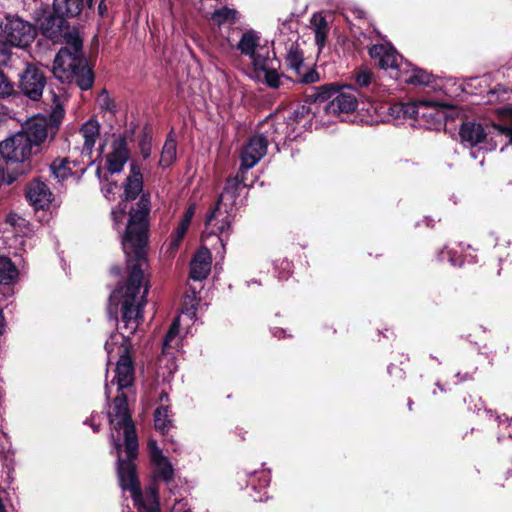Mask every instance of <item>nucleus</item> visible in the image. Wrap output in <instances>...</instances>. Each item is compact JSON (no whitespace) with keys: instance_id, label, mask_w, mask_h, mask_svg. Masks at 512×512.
I'll return each instance as SVG.
<instances>
[{"instance_id":"nucleus-49","label":"nucleus","mask_w":512,"mask_h":512,"mask_svg":"<svg viewBox=\"0 0 512 512\" xmlns=\"http://www.w3.org/2000/svg\"><path fill=\"white\" fill-rule=\"evenodd\" d=\"M493 127L498 130L501 135H505L509 138L510 144H512V126L494 124Z\"/></svg>"},{"instance_id":"nucleus-61","label":"nucleus","mask_w":512,"mask_h":512,"mask_svg":"<svg viewBox=\"0 0 512 512\" xmlns=\"http://www.w3.org/2000/svg\"><path fill=\"white\" fill-rule=\"evenodd\" d=\"M166 398H168V395L166 393H162L160 399L163 400Z\"/></svg>"},{"instance_id":"nucleus-52","label":"nucleus","mask_w":512,"mask_h":512,"mask_svg":"<svg viewBox=\"0 0 512 512\" xmlns=\"http://www.w3.org/2000/svg\"><path fill=\"white\" fill-rule=\"evenodd\" d=\"M258 479L262 487L268 486L270 482L269 476L264 471L261 472V476Z\"/></svg>"},{"instance_id":"nucleus-22","label":"nucleus","mask_w":512,"mask_h":512,"mask_svg":"<svg viewBox=\"0 0 512 512\" xmlns=\"http://www.w3.org/2000/svg\"><path fill=\"white\" fill-rule=\"evenodd\" d=\"M53 7L67 20L77 18L84 9V0H53Z\"/></svg>"},{"instance_id":"nucleus-6","label":"nucleus","mask_w":512,"mask_h":512,"mask_svg":"<svg viewBox=\"0 0 512 512\" xmlns=\"http://www.w3.org/2000/svg\"><path fill=\"white\" fill-rule=\"evenodd\" d=\"M114 398L112 411L109 412L110 422H116L114 428L116 430L123 429L124 431V444L129 451L134 452L135 443L138 440L135 423L132 419L131 412L128 407V398L123 391Z\"/></svg>"},{"instance_id":"nucleus-24","label":"nucleus","mask_w":512,"mask_h":512,"mask_svg":"<svg viewBox=\"0 0 512 512\" xmlns=\"http://www.w3.org/2000/svg\"><path fill=\"white\" fill-rule=\"evenodd\" d=\"M352 79L358 89H366L367 91L373 92L377 86L373 72L366 67L355 69L352 74Z\"/></svg>"},{"instance_id":"nucleus-50","label":"nucleus","mask_w":512,"mask_h":512,"mask_svg":"<svg viewBox=\"0 0 512 512\" xmlns=\"http://www.w3.org/2000/svg\"><path fill=\"white\" fill-rule=\"evenodd\" d=\"M388 373L390 375H395L400 380L405 378L404 370L394 364L388 366Z\"/></svg>"},{"instance_id":"nucleus-43","label":"nucleus","mask_w":512,"mask_h":512,"mask_svg":"<svg viewBox=\"0 0 512 512\" xmlns=\"http://www.w3.org/2000/svg\"><path fill=\"white\" fill-rule=\"evenodd\" d=\"M179 333V323L177 320L173 321L168 331L163 338V348L169 347L171 342L176 338Z\"/></svg>"},{"instance_id":"nucleus-63","label":"nucleus","mask_w":512,"mask_h":512,"mask_svg":"<svg viewBox=\"0 0 512 512\" xmlns=\"http://www.w3.org/2000/svg\"><path fill=\"white\" fill-rule=\"evenodd\" d=\"M508 437L512 439V428H511V430L508 432Z\"/></svg>"},{"instance_id":"nucleus-40","label":"nucleus","mask_w":512,"mask_h":512,"mask_svg":"<svg viewBox=\"0 0 512 512\" xmlns=\"http://www.w3.org/2000/svg\"><path fill=\"white\" fill-rule=\"evenodd\" d=\"M15 94L14 83L0 71V97L6 98Z\"/></svg>"},{"instance_id":"nucleus-36","label":"nucleus","mask_w":512,"mask_h":512,"mask_svg":"<svg viewBox=\"0 0 512 512\" xmlns=\"http://www.w3.org/2000/svg\"><path fill=\"white\" fill-rule=\"evenodd\" d=\"M154 466L156 467L155 477L166 483L173 480L174 468L167 457L159 463H156Z\"/></svg>"},{"instance_id":"nucleus-8","label":"nucleus","mask_w":512,"mask_h":512,"mask_svg":"<svg viewBox=\"0 0 512 512\" xmlns=\"http://www.w3.org/2000/svg\"><path fill=\"white\" fill-rule=\"evenodd\" d=\"M47 84L45 71L33 63H26L19 73L18 88L29 100L37 102L42 98Z\"/></svg>"},{"instance_id":"nucleus-30","label":"nucleus","mask_w":512,"mask_h":512,"mask_svg":"<svg viewBox=\"0 0 512 512\" xmlns=\"http://www.w3.org/2000/svg\"><path fill=\"white\" fill-rule=\"evenodd\" d=\"M153 129L150 124H145L141 130L138 147L144 160L148 159L152 150Z\"/></svg>"},{"instance_id":"nucleus-58","label":"nucleus","mask_w":512,"mask_h":512,"mask_svg":"<svg viewBox=\"0 0 512 512\" xmlns=\"http://www.w3.org/2000/svg\"><path fill=\"white\" fill-rule=\"evenodd\" d=\"M498 419H499L500 424L507 422V427H510V421H509V419L507 417H505L504 420L501 419V417H498Z\"/></svg>"},{"instance_id":"nucleus-37","label":"nucleus","mask_w":512,"mask_h":512,"mask_svg":"<svg viewBox=\"0 0 512 512\" xmlns=\"http://www.w3.org/2000/svg\"><path fill=\"white\" fill-rule=\"evenodd\" d=\"M311 114L312 111L310 105H297L296 108L291 112L290 116L288 117V124H300L305 119H307L310 122L312 120V117H310Z\"/></svg>"},{"instance_id":"nucleus-19","label":"nucleus","mask_w":512,"mask_h":512,"mask_svg":"<svg viewBox=\"0 0 512 512\" xmlns=\"http://www.w3.org/2000/svg\"><path fill=\"white\" fill-rule=\"evenodd\" d=\"M138 512H161L158 486L153 484L146 488L145 497L141 491L139 500H133Z\"/></svg>"},{"instance_id":"nucleus-54","label":"nucleus","mask_w":512,"mask_h":512,"mask_svg":"<svg viewBox=\"0 0 512 512\" xmlns=\"http://www.w3.org/2000/svg\"><path fill=\"white\" fill-rule=\"evenodd\" d=\"M121 271H122V269H121V267H120V266H118V265L112 266V267L110 268V273H111L112 275H114V276H120V275H121Z\"/></svg>"},{"instance_id":"nucleus-4","label":"nucleus","mask_w":512,"mask_h":512,"mask_svg":"<svg viewBox=\"0 0 512 512\" xmlns=\"http://www.w3.org/2000/svg\"><path fill=\"white\" fill-rule=\"evenodd\" d=\"M53 103L52 110L48 115L37 114L29 118L20 130L41 153L42 145L49 138L53 141L60 130L65 117V108L61 97L54 91H50Z\"/></svg>"},{"instance_id":"nucleus-13","label":"nucleus","mask_w":512,"mask_h":512,"mask_svg":"<svg viewBox=\"0 0 512 512\" xmlns=\"http://www.w3.org/2000/svg\"><path fill=\"white\" fill-rule=\"evenodd\" d=\"M369 56L374 65L382 70H391L390 76L399 79L398 57L399 54L391 45L375 44L369 48Z\"/></svg>"},{"instance_id":"nucleus-57","label":"nucleus","mask_w":512,"mask_h":512,"mask_svg":"<svg viewBox=\"0 0 512 512\" xmlns=\"http://www.w3.org/2000/svg\"><path fill=\"white\" fill-rule=\"evenodd\" d=\"M86 3L87 7L89 9H93L94 7V0H85L84 4Z\"/></svg>"},{"instance_id":"nucleus-29","label":"nucleus","mask_w":512,"mask_h":512,"mask_svg":"<svg viewBox=\"0 0 512 512\" xmlns=\"http://www.w3.org/2000/svg\"><path fill=\"white\" fill-rule=\"evenodd\" d=\"M177 153V143L176 140L172 137V131L168 134L165 143L163 145L161 156L159 160V165L162 167L171 166L176 160Z\"/></svg>"},{"instance_id":"nucleus-55","label":"nucleus","mask_w":512,"mask_h":512,"mask_svg":"<svg viewBox=\"0 0 512 512\" xmlns=\"http://www.w3.org/2000/svg\"><path fill=\"white\" fill-rule=\"evenodd\" d=\"M105 350L107 351L108 354H111V352L113 351V343H110V342H106L105 343V346H104Z\"/></svg>"},{"instance_id":"nucleus-21","label":"nucleus","mask_w":512,"mask_h":512,"mask_svg":"<svg viewBox=\"0 0 512 512\" xmlns=\"http://www.w3.org/2000/svg\"><path fill=\"white\" fill-rule=\"evenodd\" d=\"M80 133L84 138L82 153L90 155L100 135L99 122L96 119H89L82 125Z\"/></svg>"},{"instance_id":"nucleus-47","label":"nucleus","mask_w":512,"mask_h":512,"mask_svg":"<svg viewBox=\"0 0 512 512\" xmlns=\"http://www.w3.org/2000/svg\"><path fill=\"white\" fill-rule=\"evenodd\" d=\"M319 79H320L319 73L316 70L311 69L310 71L306 72L301 77L299 82L303 83V84H312V83L318 82Z\"/></svg>"},{"instance_id":"nucleus-48","label":"nucleus","mask_w":512,"mask_h":512,"mask_svg":"<svg viewBox=\"0 0 512 512\" xmlns=\"http://www.w3.org/2000/svg\"><path fill=\"white\" fill-rule=\"evenodd\" d=\"M226 215L221 219L220 225L217 227V231L220 235H223L225 232H228L231 228V215L225 211Z\"/></svg>"},{"instance_id":"nucleus-14","label":"nucleus","mask_w":512,"mask_h":512,"mask_svg":"<svg viewBox=\"0 0 512 512\" xmlns=\"http://www.w3.org/2000/svg\"><path fill=\"white\" fill-rule=\"evenodd\" d=\"M351 89L350 85H340L338 93L326 104L325 112L333 116L353 113L357 109L358 101L356 96L350 92Z\"/></svg>"},{"instance_id":"nucleus-27","label":"nucleus","mask_w":512,"mask_h":512,"mask_svg":"<svg viewBox=\"0 0 512 512\" xmlns=\"http://www.w3.org/2000/svg\"><path fill=\"white\" fill-rule=\"evenodd\" d=\"M169 413L170 407L166 405H161L154 411V427L162 435L167 434L172 426Z\"/></svg>"},{"instance_id":"nucleus-18","label":"nucleus","mask_w":512,"mask_h":512,"mask_svg":"<svg viewBox=\"0 0 512 512\" xmlns=\"http://www.w3.org/2000/svg\"><path fill=\"white\" fill-rule=\"evenodd\" d=\"M461 141L468 143L471 147L484 142L486 139V132L480 123L474 121L463 122L459 129Z\"/></svg>"},{"instance_id":"nucleus-60","label":"nucleus","mask_w":512,"mask_h":512,"mask_svg":"<svg viewBox=\"0 0 512 512\" xmlns=\"http://www.w3.org/2000/svg\"><path fill=\"white\" fill-rule=\"evenodd\" d=\"M413 401L411 399H408V408L409 410H412Z\"/></svg>"},{"instance_id":"nucleus-11","label":"nucleus","mask_w":512,"mask_h":512,"mask_svg":"<svg viewBox=\"0 0 512 512\" xmlns=\"http://www.w3.org/2000/svg\"><path fill=\"white\" fill-rule=\"evenodd\" d=\"M24 194L27 202L35 210L48 209L54 200V194L48 184L43 181L41 177H34L27 182Z\"/></svg>"},{"instance_id":"nucleus-38","label":"nucleus","mask_w":512,"mask_h":512,"mask_svg":"<svg viewBox=\"0 0 512 512\" xmlns=\"http://www.w3.org/2000/svg\"><path fill=\"white\" fill-rule=\"evenodd\" d=\"M236 11L234 9H230L228 7H222L220 9L215 10L212 13L211 19L218 26L223 25L227 21L235 20Z\"/></svg>"},{"instance_id":"nucleus-64","label":"nucleus","mask_w":512,"mask_h":512,"mask_svg":"<svg viewBox=\"0 0 512 512\" xmlns=\"http://www.w3.org/2000/svg\"><path fill=\"white\" fill-rule=\"evenodd\" d=\"M508 112H509L510 116L512 117V108H509Z\"/></svg>"},{"instance_id":"nucleus-33","label":"nucleus","mask_w":512,"mask_h":512,"mask_svg":"<svg viewBox=\"0 0 512 512\" xmlns=\"http://www.w3.org/2000/svg\"><path fill=\"white\" fill-rule=\"evenodd\" d=\"M303 61V52L301 51L299 46L297 44H291L286 55V63L288 67L299 73Z\"/></svg>"},{"instance_id":"nucleus-42","label":"nucleus","mask_w":512,"mask_h":512,"mask_svg":"<svg viewBox=\"0 0 512 512\" xmlns=\"http://www.w3.org/2000/svg\"><path fill=\"white\" fill-rule=\"evenodd\" d=\"M148 450H149V456H150L151 462L154 465L166 458V456L163 454L162 450L158 447L157 442L155 440L150 439L148 441Z\"/></svg>"},{"instance_id":"nucleus-32","label":"nucleus","mask_w":512,"mask_h":512,"mask_svg":"<svg viewBox=\"0 0 512 512\" xmlns=\"http://www.w3.org/2000/svg\"><path fill=\"white\" fill-rule=\"evenodd\" d=\"M436 104L434 101L422 100L413 103L400 104V111L404 117L420 119L421 110Z\"/></svg>"},{"instance_id":"nucleus-59","label":"nucleus","mask_w":512,"mask_h":512,"mask_svg":"<svg viewBox=\"0 0 512 512\" xmlns=\"http://www.w3.org/2000/svg\"><path fill=\"white\" fill-rule=\"evenodd\" d=\"M356 13H357V17L358 18H362L364 16V12L363 11L358 10V11H356Z\"/></svg>"},{"instance_id":"nucleus-17","label":"nucleus","mask_w":512,"mask_h":512,"mask_svg":"<svg viewBox=\"0 0 512 512\" xmlns=\"http://www.w3.org/2000/svg\"><path fill=\"white\" fill-rule=\"evenodd\" d=\"M212 255L207 247L199 248L190 262L189 277L195 281L205 279L211 271Z\"/></svg>"},{"instance_id":"nucleus-10","label":"nucleus","mask_w":512,"mask_h":512,"mask_svg":"<svg viewBox=\"0 0 512 512\" xmlns=\"http://www.w3.org/2000/svg\"><path fill=\"white\" fill-rule=\"evenodd\" d=\"M268 139L263 134L249 137L240 153V172L246 173L253 168L267 153Z\"/></svg>"},{"instance_id":"nucleus-53","label":"nucleus","mask_w":512,"mask_h":512,"mask_svg":"<svg viewBox=\"0 0 512 512\" xmlns=\"http://www.w3.org/2000/svg\"><path fill=\"white\" fill-rule=\"evenodd\" d=\"M107 12V6L105 5V0H101V2L98 5V13L100 16H104Z\"/></svg>"},{"instance_id":"nucleus-25","label":"nucleus","mask_w":512,"mask_h":512,"mask_svg":"<svg viewBox=\"0 0 512 512\" xmlns=\"http://www.w3.org/2000/svg\"><path fill=\"white\" fill-rule=\"evenodd\" d=\"M436 104L425 107L421 110L420 119H426L430 126H439L446 118V113L443 110L446 106L443 103L436 102Z\"/></svg>"},{"instance_id":"nucleus-46","label":"nucleus","mask_w":512,"mask_h":512,"mask_svg":"<svg viewBox=\"0 0 512 512\" xmlns=\"http://www.w3.org/2000/svg\"><path fill=\"white\" fill-rule=\"evenodd\" d=\"M111 218H112L115 228L119 229V226L124 222V220L126 218L125 208L113 209L111 212Z\"/></svg>"},{"instance_id":"nucleus-31","label":"nucleus","mask_w":512,"mask_h":512,"mask_svg":"<svg viewBox=\"0 0 512 512\" xmlns=\"http://www.w3.org/2000/svg\"><path fill=\"white\" fill-rule=\"evenodd\" d=\"M70 161L68 158L57 157L50 164L51 174L58 179V181L66 180L72 175V169L69 166Z\"/></svg>"},{"instance_id":"nucleus-62","label":"nucleus","mask_w":512,"mask_h":512,"mask_svg":"<svg viewBox=\"0 0 512 512\" xmlns=\"http://www.w3.org/2000/svg\"><path fill=\"white\" fill-rule=\"evenodd\" d=\"M166 398H168V395L166 393H162L160 399L163 400Z\"/></svg>"},{"instance_id":"nucleus-7","label":"nucleus","mask_w":512,"mask_h":512,"mask_svg":"<svg viewBox=\"0 0 512 512\" xmlns=\"http://www.w3.org/2000/svg\"><path fill=\"white\" fill-rule=\"evenodd\" d=\"M139 443H135V450L131 452L125 447L127 459H122L118 451L117 476L119 485L124 491H130L132 500H139L141 497V484L137 474L135 459L138 457Z\"/></svg>"},{"instance_id":"nucleus-1","label":"nucleus","mask_w":512,"mask_h":512,"mask_svg":"<svg viewBox=\"0 0 512 512\" xmlns=\"http://www.w3.org/2000/svg\"><path fill=\"white\" fill-rule=\"evenodd\" d=\"M139 200L131 207L121 245L125 254L126 279L119 283L108 298V314L116 323L118 320V305L122 304V318L126 326L132 328L139 310L134 305L141 288L144 295L148 294L149 286L146 281V271L149 268V228L151 212V194L145 191L138 196ZM136 325H133L135 329Z\"/></svg>"},{"instance_id":"nucleus-28","label":"nucleus","mask_w":512,"mask_h":512,"mask_svg":"<svg viewBox=\"0 0 512 512\" xmlns=\"http://www.w3.org/2000/svg\"><path fill=\"white\" fill-rule=\"evenodd\" d=\"M311 24L314 26L316 44L319 48L324 47L329 32L326 18L320 14H314L311 19Z\"/></svg>"},{"instance_id":"nucleus-26","label":"nucleus","mask_w":512,"mask_h":512,"mask_svg":"<svg viewBox=\"0 0 512 512\" xmlns=\"http://www.w3.org/2000/svg\"><path fill=\"white\" fill-rule=\"evenodd\" d=\"M19 271L12 260L6 256H0V284H12L18 278Z\"/></svg>"},{"instance_id":"nucleus-20","label":"nucleus","mask_w":512,"mask_h":512,"mask_svg":"<svg viewBox=\"0 0 512 512\" xmlns=\"http://www.w3.org/2000/svg\"><path fill=\"white\" fill-rule=\"evenodd\" d=\"M340 84L338 82L325 83L323 85L313 87L311 93H306V101L309 103L329 102L338 93Z\"/></svg>"},{"instance_id":"nucleus-16","label":"nucleus","mask_w":512,"mask_h":512,"mask_svg":"<svg viewBox=\"0 0 512 512\" xmlns=\"http://www.w3.org/2000/svg\"><path fill=\"white\" fill-rule=\"evenodd\" d=\"M144 180L143 174L141 171L140 165L136 161H132L130 163V171L129 175L126 177L125 182L123 184L124 192V200L125 201H134L138 198L139 195L144 193Z\"/></svg>"},{"instance_id":"nucleus-56","label":"nucleus","mask_w":512,"mask_h":512,"mask_svg":"<svg viewBox=\"0 0 512 512\" xmlns=\"http://www.w3.org/2000/svg\"><path fill=\"white\" fill-rule=\"evenodd\" d=\"M3 321H4V316H3L2 311H0V334H2V333H3V330H4V324H3Z\"/></svg>"},{"instance_id":"nucleus-45","label":"nucleus","mask_w":512,"mask_h":512,"mask_svg":"<svg viewBox=\"0 0 512 512\" xmlns=\"http://www.w3.org/2000/svg\"><path fill=\"white\" fill-rule=\"evenodd\" d=\"M11 49L10 45L3 40L0 39V66L7 65L11 59Z\"/></svg>"},{"instance_id":"nucleus-23","label":"nucleus","mask_w":512,"mask_h":512,"mask_svg":"<svg viewBox=\"0 0 512 512\" xmlns=\"http://www.w3.org/2000/svg\"><path fill=\"white\" fill-rule=\"evenodd\" d=\"M260 37L253 30L246 31L242 34L240 41L238 42L236 48L241 52V54L248 56H254L257 52V48L259 47Z\"/></svg>"},{"instance_id":"nucleus-44","label":"nucleus","mask_w":512,"mask_h":512,"mask_svg":"<svg viewBox=\"0 0 512 512\" xmlns=\"http://www.w3.org/2000/svg\"><path fill=\"white\" fill-rule=\"evenodd\" d=\"M250 59L256 72H262L269 68L267 65V61L269 59L268 56H263L256 52L254 56L250 57Z\"/></svg>"},{"instance_id":"nucleus-41","label":"nucleus","mask_w":512,"mask_h":512,"mask_svg":"<svg viewBox=\"0 0 512 512\" xmlns=\"http://www.w3.org/2000/svg\"><path fill=\"white\" fill-rule=\"evenodd\" d=\"M100 107L102 110L109 111L111 113L116 112L115 101L109 96L108 91L104 88L99 94Z\"/></svg>"},{"instance_id":"nucleus-34","label":"nucleus","mask_w":512,"mask_h":512,"mask_svg":"<svg viewBox=\"0 0 512 512\" xmlns=\"http://www.w3.org/2000/svg\"><path fill=\"white\" fill-rule=\"evenodd\" d=\"M433 75L421 68H414L412 73L405 77L403 81L412 85H429L432 82Z\"/></svg>"},{"instance_id":"nucleus-15","label":"nucleus","mask_w":512,"mask_h":512,"mask_svg":"<svg viewBox=\"0 0 512 512\" xmlns=\"http://www.w3.org/2000/svg\"><path fill=\"white\" fill-rule=\"evenodd\" d=\"M130 157L128 141L125 135H119L112 141L111 151L106 155V169L111 174L120 173Z\"/></svg>"},{"instance_id":"nucleus-3","label":"nucleus","mask_w":512,"mask_h":512,"mask_svg":"<svg viewBox=\"0 0 512 512\" xmlns=\"http://www.w3.org/2000/svg\"><path fill=\"white\" fill-rule=\"evenodd\" d=\"M39 151L20 131L0 142V156L8 169L7 185L25 178L38 167Z\"/></svg>"},{"instance_id":"nucleus-5","label":"nucleus","mask_w":512,"mask_h":512,"mask_svg":"<svg viewBox=\"0 0 512 512\" xmlns=\"http://www.w3.org/2000/svg\"><path fill=\"white\" fill-rule=\"evenodd\" d=\"M135 307L137 310H139V314L136 316L135 321L131 324L136 325L135 329L126 326V323L123 321V318L121 317V321L123 323L122 329H124L128 334L125 335L123 332H120L119 334L122 337V352L119 356V359L116 363V369H115V380L117 383L118 391H123L125 388H128L133 385L135 380V365L132 358V343L130 336L133 335L136 330L138 329V326L140 324V319H142V305L140 302H137V298L134 302ZM107 316L108 314V308L106 309ZM122 315V304L119 303L118 305V314ZM119 322V316L117 317ZM110 321H113V324L118 327V323H116L113 319L108 317Z\"/></svg>"},{"instance_id":"nucleus-12","label":"nucleus","mask_w":512,"mask_h":512,"mask_svg":"<svg viewBox=\"0 0 512 512\" xmlns=\"http://www.w3.org/2000/svg\"><path fill=\"white\" fill-rule=\"evenodd\" d=\"M245 173H241L240 169L238 170L237 174L235 176H230L226 179L223 192L219 195L214 208L210 211L209 214H207L205 219V225H211L212 221L216 220L218 216L221 215V205L223 203V199L226 196H229L231 202L230 205L233 206L235 200L240 195V189L241 187H247V184H245Z\"/></svg>"},{"instance_id":"nucleus-35","label":"nucleus","mask_w":512,"mask_h":512,"mask_svg":"<svg viewBox=\"0 0 512 512\" xmlns=\"http://www.w3.org/2000/svg\"><path fill=\"white\" fill-rule=\"evenodd\" d=\"M195 212H196V204L195 203L189 204L188 207L186 208L177 228L174 230L179 235V238H184V236L186 235Z\"/></svg>"},{"instance_id":"nucleus-9","label":"nucleus","mask_w":512,"mask_h":512,"mask_svg":"<svg viewBox=\"0 0 512 512\" xmlns=\"http://www.w3.org/2000/svg\"><path fill=\"white\" fill-rule=\"evenodd\" d=\"M7 43L10 46L25 48L35 39L36 29L19 16H8L3 27Z\"/></svg>"},{"instance_id":"nucleus-2","label":"nucleus","mask_w":512,"mask_h":512,"mask_svg":"<svg viewBox=\"0 0 512 512\" xmlns=\"http://www.w3.org/2000/svg\"><path fill=\"white\" fill-rule=\"evenodd\" d=\"M41 34L55 43L64 42L53 62V74L62 83H75L82 91L90 90L95 81L93 69L84 56L83 40L78 29L56 8L46 6L37 18Z\"/></svg>"},{"instance_id":"nucleus-51","label":"nucleus","mask_w":512,"mask_h":512,"mask_svg":"<svg viewBox=\"0 0 512 512\" xmlns=\"http://www.w3.org/2000/svg\"><path fill=\"white\" fill-rule=\"evenodd\" d=\"M183 238H179V235L174 231L172 233V240L170 242V248L171 249H178L182 242Z\"/></svg>"},{"instance_id":"nucleus-39","label":"nucleus","mask_w":512,"mask_h":512,"mask_svg":"<svg viewBox=\"0 0 512 512\" xmlns=\"http://www.w3.org/2000/svg\"><path fill=\"white\" fill-rule=\"evenodd\" d=\"M264 73V83L273 89H277L281 85V75L278 73V71L275 68H267L266 70L262 71Z\"/></svg>"}]
</instances>
